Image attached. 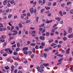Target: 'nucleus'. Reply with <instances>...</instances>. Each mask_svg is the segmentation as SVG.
<instances>
[{
    "label": "nucleus",
    "mask_w": 73,
    "mask_h": 73,
    "mask_svg": "<svg viewBox=\"0 0 73 73\" xmlns=\"http://www.w3.org/2000/svg\"><path fill=\"white\" fill-rule=\"evenodd\" d=\"M40 66H37L36 67V69L38 72H40V73H41L44 71V70H43V68H44V66L43 65H41L40 66Z\"/></svg>",
    "instance_id": "nucleus-1"
},
{
    "label": "nucleus",
    "mask_w": 73,
    "mask_h": 73,
    "mask_svg": "<svg viewBox=\"0 0 73 73\" xmlns=\"http://www.w3.org/2000/svg\"><path fill=\"white\" fill-rule=\"evenodd\" d=\"M30 11L31 14H33V13H35L37 11V10L36 9H35L34 10H33V8H32L30 9Z\"/></svg>",
    "instance_id": "nucleus-2"
},
{
    "label": "nucleus",
    "mask_w": 73,
    "mask_h": 73,
    "mask_svg": "<svg viewBox=\"0 0 73 73\" xmlns=\"http://www.w3.org/2000/svg\"><path fill=\"white\" fill-rule=\"evenodd\" d=\"M39 38L41 40H44L45 39V37L44 36H40Z\"/></svg>",
    "instance_id": "nucleus-3"
},
{
    "label": "nucleus",
    "mask_w": 73,
    "mask_h": 73,
    "mask_svg": "<svg viewBox=\"0 0 73 73\" xmlns=\"http://www.w3.org/2000/svg\"><path fill=\"white\" fill-rule=\"evenodd\" d=\"M3 25L2 24H0V31H3Z\"/></svg>",
    "instance_id": "nucleus-4"
},
{
    "label": "nucleus",
    "mask_w": 73,
    "mask_h": 73,
    "mask_svg": "<svg viewBox=\"0 0 73 73\" xmlns=\"http://www.w3.org/2000/svg\"><path fill=\"white\" fill-rule=\"evenodd\" d=\"M28 49V48L27 47H25L23 48L22 50L23 51H26V50H27Z\"/></svg>",
    "instance_id": "nucleus-5"
},
{
    "label": "nucleus",
    "mask_w": 73,
    "mask_h": 73,
    "mask_svg": "<svg viewBox=\"0 0 73 73\" xmlns=\"http://www.w3.org/2000/svg\"><path fill=\"white\" fill-rule=\"evenodd\" d=\"M68 31L69 33H72V28H70L68 29Z\"/></svg>",
    "instance_id": "nucleus-6"
},
{
    "label": "nucleus",
    "mask_w": 73,
    "mask_h": 73,
    "mask_svg": "<svg viewBox=\"0 0 73 73\" xmlns=\"http://www.w3.org/2000/svg\"><path fill=\"white\" fill-rule=\"evenodd\" d=\"M43 64L44 66L46 67L48 66L49 65V63H43Z\"/></svg>",
    "instance_id": "nucleus-7"
},
{
    "label": "nucleus",
    "mask_w": 73,
    "mask_h": 73,
    "mask_svg": "<svg viewBox=\"0 0 73 73\" xmlns=\"http://www.w3.org/2000/svg\"><path fill=\"white\" fill-rule=\"evenodd\" d=\"M55 20H57V21H60V20H61V17H58V18H55Z\"/></svg>",
    "instance_id": "nucleus-8"
},
{
    "label": "nucleus",
    "mask_w": 73,
    "mask_h": 73,
    "mask_svg": "<svg viewBox=\"0 0 73 73\" xmlns=\"http://www.w3.org/2000/svg\"><path fill=\"white\" fill-rule=\"evenodd\" d=\"M10 3L11 4H14V5L16 4V3L15 2L14 0H12L10 1Z\"/></svg>",
    "instance_id": "nucleus-9"
},
{
    "label": "nucleus",
    "mask_w": 73,
    "mask_h": 73,
    "mask_svg": "<svg viewBox=\"0 0 73 73\" xmlns=\"http://www.w3.org/2000/svg\"><path fill=\"white\" fill-rule=\"evenodd\" d=\"M31 21V20L29 19H28V20H27L25 22V23L26 24H28V23H30Z\"/></svg>",
    "instance_id": "nucleus-10"
},
{
    "label": "nucleus",
    "mask_w": 73,
    "mask_h": 73,
    "mask_svg": "<svg viewBox=\"0 0 73 73\" xmlns=\"http://www.w3.org/2000/svg\"><path fill=\"white\" fill-rule=\"evenodd\" d=\"M12 32L14 33H17H17H18V32H17V30H13Z\"/></svg>",
    "instance_id": "nucleus-11"
},
{
    "label": "nucleus",
    "mask_w": 73,
    "mask_h": 73,
    "mask_svg": "<svg viewBox=\"0 0 73 73\" xmlns=\"http://www.w3.org/2000/svg\"><path fill=\"white\" fill-rule=\"evenodd\" d=\"M70 50V48H68V49L66 51V54H68L69 53V51Z\"/></svg>",
    "instance_id": "nucleus-12"
},
{
    "label": "nucleus",
    "mask_w": 73,
    "mask_h": 73,
    "mask_svg": "<svg viewBox=\"0 0 73 73\" xmlns=\"http://www.w3.org/2000/svg\"><path fill=\"white\" fill-rule=\"evenodd\" d=\"M68 38H73V34H70V35L68 36Z\"/></svg>",
    "instance_id": "nucleus-13"
},
{
    "label": "nucleus",
    "mask_w": 73,
    "mask_h": 73,
    "mask_svg": "<svg viewBox=\"0 0 73 73\" xmlns=\"http://www.w3.org/2000/svg\"><path fill=\"white\" fill-rule=\"evenodd\" d=\"M31 46H36V43H31Z\"/></svg>",
    "instance_id": "nucleus-14"
},
{
    "label": "nucleus",
    "mask_w": 73,
    "mask_h": 73,
    "mask_svg": "<svg viewBox=\"0 0 73 73\" xmlns=\"http://www.w3.org/2000/svg\"><path fill=\"white\" fill-rule=\"evenodd\" d=\"M44 52H48V51H49V49L48 48H46L44 49Z\"/></svg>",
    "instance_id": "nucleus-15"
},
{
    "label": "nucleus",
    "mask_w": 73,
    "mask_h": 73,
    "mask_svg": "<svg viewBox=\"0 0 73 73\" xmlns=\"http://www.w3.org/2000/svg\"><path fill=\"white\" fill-rule=\"evenodd\" d=\"M38 19H39V17H37L35 21L37 23H38Z\"/></svg>",
    "instance_id": "nucleus-16"
},
{
    "label": "nucleus",
    "mask_w": 73,
    "mask_h": 73,
    "mask_svg": "<svg viewBox=\"0 0 73 73\" xmlns=\"http://www.w3.org/2000/svg\"><path fill=\"white\" fill-rule=\"evenodd\" d=\"M0 38H2L3 39H4L5 38V36L4 35H2V36Z\"/></svg>",
    "instance_id": "nucleus-17"
},
{
    "label": "nucleus",
    "mask_w": 73,
    "mask_h": 73,
    "mask_svg": "<svg viewBox=\"0 0 73 73\" xmlns=\"http://www.w3.org/2000/svg\"><path fill=\"white\" fill-rule=\"evenodd\" d=\"M17 47H18V48H19L20 46V43L19 42L17 43Z\"/></svg>",
    "instance_id": "nucleus-18"
},
{
    "label": "nucleus",
    "mask_w": 73,
    "mask_h": 73,
    "mask_svg": "<svg viewBox=\"0 0 73 73\" xmlns=\"http://www.w3.org/2000/svg\"><path fill=\"white\" fill-rule=\"evenodd\" d=\"M43 55L44 57V58H46L47 57V54L44 53L43 54Z\"/></svg>",
    "instance_id": "nucleus-19"
},
{
    "label": "nucleus",
    "mask_w": 73,
    "mask_h": 73,
    "mask_svg": "<svg viewBox=\"0 0 73 73\" xmlns=\"http://www.w3.org/2000/svg\"><path fill=\"white\" fill-rule=\"evenodd\" d=\"M10 49V48H5V50L6 52H9V50Z\"/></svg>",
    "instance_id": "nucleus-20"
},
{
    "label": "nucleus",
    "mask_w": 73,
    "mask_h": 73,
    "mask_svg": "<svg viewBox=\"0 0 73 73\" xmlns=\"http://www.w3.org/2000/svg\"><path fill=\"white\" fill-rule=\"evenodd\" d=\"M62 11H60L59 12V14H60V16H63V15H62Z\"/></svg>",
    "instance_id": "nucleus-21"
},
{
    "label": "nucleus",
    "mask_w": 73,
    "mask_h": 73,
    "mask_svg": "<svg viewBox=\"0 0 73 73\" xmlns=\"http://www.w3.org/2000/svg\"><path fill=\"white\" fill-rule=\"evenodd\" d=\"M11 58L10 57H9L7 60V61L8 62H10V61H11Z\"/></svg>",
    "instance_id": "nucleus-22"
},
{
    "label": "nucleus",
    "mask_w": 73,
    "mask_h": 73,
    "mask_svg": "<svg viewBox=\"0 0 73 73\" xmlns=\"http://www.w3.org/2000/svg\"><path fill=\"white\" fill-rule=\"evenodd\" d=\"M12 24V22L11 21L8 24L10 26H12V24Z\"/></svg>",
    "instance_id": "nucleus-23"
},
{
    "label": "nucleus",
    "mask_w": 73,
    "mask_h": 73,
    "mask_svg": "<svg viewBox=\"0 0 73 73\" xmlns=\"http://www.w3.org/2000/svg\"><path fill=\"white\" fill-rule=\"evenodd\" d=\"M51 32L52 33H54L55 32V30L54 29H51Z\"/></svg>",
    "instance_id": "nucleus-24"
},
{
    "label": "nucleus",
    "mask_w": 73,
    "mask_h": 73,
    "mask_svg": "<svg viewBox=\"0 0 73 73\" xmlns=\"http://www.w3.org/2000/svg\"><path fill=\"white\" fill-rule=\"evenodd\" d=\"M18 26L19 27V28H22V27H23V25H22L21 23H20L19 24Z\"/></svg>",
    "instance_id": "nucleus-25"
},
{
    "label": "nucleus",
    "mask_w": 73,
    "mask_h": 73,
    "mask_svg": "<svg viewBox=\"0 0 73 73\" xmlns=\"http://www.w3.org/2000/svg\"><path fill=\"white\" fill-rule=\"evenodd\" d=\"M32 51L33 53H35V52H36V49H35V48H34L33 49Z\"/></svg>",
    "instance_id": "nucleus-26"
},
{
    "label": "nucleus",
    "mask_w": 73,
    "mask_h": 73,
    "mask_svg": "<svg viewBox=\"0 0 73 73\" xmlns=\"http://www.w3.org/2000/svg\"><path fill=\"white\" fill-rule=\"evenodd\" d=\"M32 53V52L31 51H28L29 55V56H30V55H31Z\"/></svg>",
    "instance_id": "nucleus-27"
},
{
    "label": "nucleus",
    "mask_w": 73,
    "mask_h": 73,
    "mask_svg": "<svg viewBox=\"0 0 73 73\" xmlns=\"http://www.w3.org/2000/svg\"><path fill=\"white\" fill-rule=\"evenodd\" d=\"M0 41L1 42H5V40H3L2 38H0Z\"/></svg>",
    "instance_id": "nucleus-28"
},
{
    "label": "nucleus",
    "mask_w": 73,
    "mask_h": 73,
    "mask_svg": "<svg viewBox=\"0 0 73 73\" xmlns=\"http://www.w3.org/2000/svg\"><path fill=\"white\" fill-rule=\"evenodd\" d=\"M64 35L65 36L66 35V32L65 30H64Z\"/></svg>",
    "instance_id": "nucleus-29"
},
{
    "label": "nucleus",
    "mask_w": 73,
    "mask_h": 73,
    "mask_svg": "<svg viewBox=\"0 0 73 73\" xmlns=\"http://www.w3.org/2000/svg\"><path fill=\"white\" fill-rule=\"evenodd\" d=\"M49 33L47 32L46 33V36H49Z\"/></svg>",
    "instance_id": "nucleus-30"
},
{
    "label": "nucleus",
    "mask_w": 73,
    "mask_h": 73,
    "mask_svg": "<svg viewBox=\"0 0 73 73\" xmlns=\"http://www.w3.org/2000/svg\"><path fill=\"white\" fill-rule=\"evenodd\" d=\"M7 7H10L11 6V5L9 3H8L7 4Z\"/></svg>",
    "instance_id": "nucleus-31"
},
{
    "label": "nucleus",
    "mask_w": 73,
    "mask_h": 73,
    "mask_svg": "<svg viewBox=\"0 0 73 73\" xmlns=\"http://www.w3.org/2000/svg\"><path fill=\"white\" fill-rule=\"evenodd\" d=\"M41 45L44 46L45 45V43H44V42H42L41 43Z\"/></svg>",
    "instance_id": "nucleus-32"
},
{
    "label": "nucleus",
    "mask_w": 73,
    "mask_h": 73,
    "mask_svg": "<svg viewBox=\"0 0 73 73\" xmlns=\"http://www.w3.org/2000/svg\"><path fill=\"white\" fill-rule=\"evenodd\" d=\"M71 4V2L70 1H69L67 2L66 5H70V4Z\"/></svg>",
    "instance_id": "nucleus-33"
},
{
    "label": "nucleus",
    "mask_w": 73,
    "mask_h": 73,
    "mask_svg": "<svg viewBox=\"0 0 73 73\" xmlns=\"http://www.w3.org/2000/svg\"><path fill=\"white\" fill-rule=\"evenodd\" d=\"M51 15H52V14L50 13H48L47 15L48 17H50V16H51Z\"/></svg>",
    "instance_id": "nucleus-34"
},
{
    "label": "nucleus",
    "mask_w": 73,
    "mask_h": 73,
    "mask_svg": "<svg viewBox=\"0 0 73 73\" xmlns=\"http://www.w3.org/2000/svg\"><path fill=\"white\" fill-rule=\"evenodd\" d=\"M70 14H73V10H71L70 11Z\"/></svg>",
    "instance_id": "nucleus-35"
},
{
    "label": "nucleus",
    "mask_w": 73,
    "mask_h": 73,
    "mask_svg": "<svg viewBox=\"0 0 73 73\" xmlns=\"http://www.w3.org/2000/svg\"><path fill=\"white\" fill-rule=\"evenodd\" d=\"M5 68L6 70H8V69H9V67L8 66H7L6 67H5Z\"/></svg>",
    "instance_id": "nucleus-36"
},
{
    "label": "nucleus",
    "mask_w": 73,
    "mask_h": 73,
    "mask_svg": "<svg viewBox=\"0 0 73 73\" xmlns=\"http://www.w3.org/2000/svg\"><path fill=\"white\" fill-rule=\"evenodd\" d=\"M7 13H8L9 12V9H7L5 11Z\"/></svg>",
    "instance_id": "nucleus-37"
},
{
    "label": "nucleus",
    "mask_w": 73,
    "mask_h": 73,
    "mask_svg": "<svg viewBox=\"0 0 73 73\" xmlns=\"http://www.w3.org/2000/svg\"><path fill=\"white\" fill-rule=\"evenodd\" d=\"M57 56H59V57H63V55H61V54H58L57 55Z\"/></svg>",
    "instance_id": "nucleus-38"
},
{
    "label": "nucleus",
    "mask_w": 73,
    "mask_h": 73,
    "mask_svg": "<svg viewBox=\"0 0 73 73\" xmlns=\"http://www.w3.org/2000/svg\"><path fill=\"white\" fill-rule=\"evenodd\" d=\"M44 46H42L40 45L39 47V49H43Z\"/></svg>",
    "instance_id": "nucleus-39"
},
{
    "label": "nucleus",
    "mask_w": 73,
    "mask_h": 73,
    "mask_svg": "<svg viewBox=\"0 0 73 73\" xmlns=\"http://www.w3.org/2000/svg\"><path fill=\"white\" fill-rule=\"evenodd\" d=\"M7 1H3V4H4V5H5V4H7Z\"/></svg>",
    "instance_id": "nucleus-40"
},
{
    "label": "nucleus",
    "mask_w": 73,
    "mask_h": 73,
    "mask_svg": "<svg viewBox=\"0 0 73 73\" xmlns=\"http://www.w3.org/2000/svg\"><path fill=\"white\" fill-rule=\"evenodd\" d=\"M20 50V48H17L16 49V52H18Z\"/></svg>",
    "instance_id": "nucleus-41"
},
{
    "label": "nucleus",
    "mask_w": 73,
    "mask_h": 73,
    "mask_svg": "<svg viewBox=\"0 0 73 73\" xmlns=\"http://www.w3.org/2000/svg\"><path fill=\"white\" fill-rule=\"evenodd\" d=\"M42 30H43V28H39V32H41Z\"/></svg>",
    "instance_id": "nucleus-42"
},
{
    "label": "nucleus",
    "mask_w": 73,
    "mask_h": 73,
    "mask_svg": "<svg viewBox=\"0 0 73 73\" xmlns=\"http://www.w3.org/2000/svg\"><path fill=\"white\" fill-rule=\"evenodd\" d=\"M53 41V40L51 39L49 41V43H52Z\"/></svg>",
    "instance_id": "nucleus-43"
},
{
    "label": "nucleus",
    "mask_w": 73,
    "mask_h": 73,
    "mask_svg": "<svg viewBox=\"0 0 73 73\" xmlns=\"http://www.w3.org/2000/svg\"><path fill=\"white\" fill-rule=\"evenodd\" d=\"M15 28L17 29V30H18V31L19 30V27L17 26L15 27Z\"/></svg>",
    "instance_id": "nucleus-44"
},
{
    "label": "nucleus",
    "mask_w": 73,
    "mask_h": 73,
    "mask_svg": "<svg viewBox=\"0 0 73 73\" xmlns=\"http://www.w3.org/2000/svg\"><path fill=\"white\" fill-rule=\"evenodd\" d=\"M12 15L10 14V15H9L8 17V18L10 19V18H11V17H12Z\"/></svg>",
    "instance_id": "nucleus-45"
},
{
    "label": "nucleus",
    "mask_w": 73,
    "mask_h": 73,
    "mask_svg": "<svg viewBox=\"0 0 73 73\" xmlns=\"http://www.w3.org/2000/svg\"><path fill=\"white\" fill-rule=\"evenodd\" d=\"M13 54L14 55H15V56H16L17 55V52H13Z\"/></svg>",
    "instance_id": "nucleus-46"
},
{
    "label": "nucleus",
    "mask_w": 73,
    "mask_h": 73,
    "mask_svg": "<svg viewBox=\"0 0 73 73\" xmlns=\"http://www.w3.org/2000/svg\"><path fill=\"white\" fill-rule=\"evenodd\" d=\"M9 51L10 52V54H11V53H12V52H13L12 50H11V49H9Z\"/></svg>",
    "instance_id": "nucleus-47"
},
{
    "label": "nucleus",
    "mask_w": 73,
    "mask_h": 73,
    "mask_svg": "<svg viewBox=\"0 0 73 73\" xmlns=\"http://www.w3.org/2000/svg\"><path fill=\"white\" fill-rule=\"evenodd\" d=\"M14 19H17V16L16 15L14 16Z\"/></svg>",
    "instance_id": "nucleus-48"
},
{
    "label": "nucleus",
    "mask_w": 73,
    "mask_h": 73,
    "mask_svg": "<svg viewBox=\"0 0 73 73\" xmlns=\"http://www.w3.org/2000/svg\"><path fill=\"white\" fill-rule=\"evenodd\" d=\"M56 4H57V3H56V2L54 3L53 4V6H56Z\"/></svg>",
    "instance_id": "nucleus-49"
},
{
    "label": "nucleus",
    "mask_w": 73,
    "mask_h": 73,
    "mask_svg": "<svg viewBox=\"0 0 73 73\" xmlns=\"http://www.w3.org/2000/svg\"><path fill=\"white\" fill-rule=\"evenodd\" d=\"M56 45V44H55L54 43H53L51 45V46H54V45Z\"/></svg>",
    "instance_id": "nucleus-50"
},
{
    "label": "nucleus",
    "mask_w": 73,
    "mask_h": 73,
    "mask_svg": "<svg viewBox=\"0 0 73 73\" xmlns=\"http://www.w3.org/2000/svg\"><path fill=\"white\" fill-rule=\"evenodd\" d=\"M63 39L64 41H66L67 40V38L65 37L63 38Z\"/></svg>",
    "instance_id": "nucleus-51"
},
{
    "label": "nucleus",
    "mask_w": 73,
    "mask_h": 73,
    "mask_svg": "<svg viewBox=\"0 0 73 73\" xmlns=\"http://www.w3.org/2000/svg\"><path fill=\"white\" fill-rule=\"evenodd\" d=\"M24 53L25 54H28V52L27 51H24Z\"/></svg>",
    "instance_id": "nucleus-52"
},
{
    "label": "nucleus",
    "mask_w": 73,
    "mask_h": 73,
    "mask_svg": "<svg viewBox=\"0 0 73 73\" xmlns=\"http://www.w3.org/2000/svg\"><path fill=\"white\" fill-rule=\"evenodd\" d=\"M46 9H47V10H49L50 9V7H46Z\"/></svg>",
    "instance_id": "nucleus-53"
},
{
    "label": "nucleus",
    "mask_w": 73,
    "mask_h": 73,
    "mask_svg": "<svg viewBox=\"0 0 73 73\" xmlns=\"http://www.w3.org/2000/svg\"><path fill=\"white\" fill-rule=\"evenodd\" d=\"M35 48L36 49H38V45H36Z\"/></svg>",
    "instance_id": "nucleus-54"
},
{
    "label": "nucleus",
    "mask_w": 73,
    "mask_h": 73,
    "mask_svg": "<svg viewBox=\"0 0 73 73\" xmlns=\"http://www.w3.org/2000/svg\"><path fill=\"white\" fill-rule=\"evenodd\" d=\"M31 35H32V36H33V37H35V34L34 33H32L31 34Z\"/></svg>",
    "instance_id": "nucleus-55"
},
{
    "label": "nucleus",
    "mask_w": 73,
    "mask_h": 73,
    "mask_svg": "<svg viewBox=\"0 0 73 73\" xmlns=\"http://www.w3.org/2000/svg\"><path fill=\"white\" fill-rule=\"evenodd\" d=\"M62 50L61 51V52H62V53H64L65 52V50H62Z\"/></svg>",
    "instance_id": "nucleus-56"
},
{
    "label": "nucleus",
    "mask_w": 73,
    "mask_h": 73,
    "mask_svg": "<svg viewBox=\"0 0 73 73\" xmlns=\"http://www.w3.org/2000/svg\"><path fill=\"white\" fill-rule=\"evenodd\" d=\"M51 5V2H48V6H50Z\"/></svg>",
    "instance_id": "nucleus-57"
},
{
    "label": "nucleus",
    "mask_w": 73,
    "mask_h": 73,
    "mask_svg": "<svg viewBox=\"0 0 73 73\" xmlns=\"http://www.w3.org/2000/svg\"><path fill=\"white\" fill-rule=\"evenodd\" d=\"M58 47L59 48H61V45H60V44H58Z\"/></svg>",
    "instance_id": "nucleus-58"
},
{
    "label": "nucleus",
    "mask_w": 73,
    "mask_h": 73,
    "mask_svg": "<svg viewBox=\"0 0 73 73\" xmlns=\"http://www.w3.org/2000/svg\"><path fill=\"white\" fill-rule=\"evenodd\" d=\"M8 35L9 36H12V33H9L8 34Z\"/></svg>",
    "instance_id": "nucleus-59"
},
{
    "label": "nucleus",
    "mask_w": 73,
    "mask_h": 73,
    "mask_svg": "<svg viewBox=\"0 0 73 73\" xmlns=\"http://www.w3.org/2000/svg\"><path fill=\"white\" fill-rule=\"evenodd\" d=\"M11 68L13 70V69H14V68H15V67H14V66H12L11 67Z\"/></svg>",
    "instance_id": "nucleus-60"
},
{
    "label": "nucleus",
    "mask_w": 73,
    "mask_h": 73,
    "mask_svg": "<svg viewBox=\"0 0 73 73\" xmlns=\"http://www.w3.org/2000/svg\"><path fill=\"white\" fill-rule=\"evenodd\" d=\"M42 3V1L41 0H39L38 1L39 4H40V3Z\"/></svg>",
    "instance_id": "nucleus-61"
},
{
    "label": "nucleus",
    "mask_w": 73,
    "mask_h": 73,
    "mask_svg": "<svg viewBox=\"0 0 73 73\" xmlns=\"http://www.w3.org/2000/svg\"><path fill=\"white\" fill-rule=\"evenodd\" d=\"M50 13V11H46L45 12V13Z\"/></svg>",
    "instance_id": "nucleus-62"
},
{
    "label": "nucleus",
    "mask_w": 73,
    "mask_h": 73,
    "mask_svg": "<svg viewBox=\"0 0 73 73\" xmlns=\"http://www.w3.org/2000/svg\"><path fill=\"white\" fill-rule=\"evenodd\" d=\"M65 4L64 3H62V4L61 6V7H64V6H65Z\"/></svg>",
    "instance_id": "nucleus-63"
},
{
    "label": "nucleus",
    "mask_w": 73,
    "mask_h": 73,
    "mask_svg": "<svg viewBox=\"0 0 73 73\" xmlns=\"http://www.w3.org/2000/svg\"><path fill=\"white\" fill-rule=\"evenodd\" d=\"M44 11V9H42L40 11V13H42Z\"/></svg>",
    "instance_id": "nucleus-64"
}]
</instances>
